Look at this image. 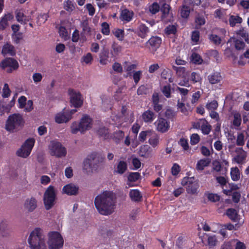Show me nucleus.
I'll return each instance as SVG.
<instances>
[{"instance_id": "1", "label": "nucleus", "mask_w": 249, "mask_h": 249, "mask_svg": "<svg viewBox=\"0 0 249 249\" xmlns=\"http://www.w3.org/2000/svg\"><path fill=\"white\" fill-rule=\"evenodd\" d=\"M115 201L113 192L105 191L96 196L94 205L98 212L104 215H108L114 212Z\"/></svg>"}, {"instance_id": "2", "label": "nucleus", "mask_w": 249, "mask_h": 249, "mask_svg": "<svg viewBox=\"0 0 249 249\" xmlns=\"http://www.w3.org/2000/svg\"><path fill=\"white\" fill-rule=\"evenodd\" d=\"M28 241L32 249H46L45 235L39 228L31 232Z\"/></svg>"}, {"instance_id": "3", "label": "nucleus", "mask_w": 249, "mask_h": 249, "mask_svg": "<svg viewBox=\"0 0 249 249\" xmlns=\"http://www.w3.org/2000/svg\"><path fill=\"white\" fill-rule=\"evenodd\" d=\"M92 120L87 114L83 116L80 122H74L71 126V131L73 134H76L78 132L84 133L92 127Z\"/></svg>"}, {"instance_id": "4", "label": "nucleus", "mask_w": 249, "mask_h": 249, "mask_svg": "<svg viewBox=\"0 0 249 249\" xmlns=\"http://www.w3.org/2000/svg\"><path fill=\"white\" fill-rule=\"evenodd\" d=\"M57 191L54 187L50 185L46 190L43 196V203L46 210L52 209L55 204Z\"/></svg>"}, {"instance_id": "5", "label": "nucleus", "mask_w": 249, "mask_h": 249, "mask_svg": "<svg viewBox=\"0 0 249 249\" xmlns=\"http://www.w3.org/2000/svg\"><path fill=\"white\" fill-rule=\"evenodd\" d=\"M24 123L21 115L19 114H13L8 117L5 124V128L8 131H13L19 127H21Z\"/></svg>"}, {"instance_id": "6", "label": "nucleus", "mask_w": 249, "mask_h": 249, "mask_svg": "<svg viewBox=\"0 0 249 249\" xmlns=\"http://www.w3.org/2000/svg\"><path fill=\"white\" fill-rule=\"evenodd\" d=\"M97 154L93 153L89 155L83 161V170L88 174H91L96 171L99 167V161L96 160Z\"/></svg>"}, {"instance_id": "7", "label": "nucleus", "mask_w": 249, "mask_h": 249, "mask_svg": "<svg viewBox=\"0 0 249 249\" xmlns=\"http://www.w3.org/2000/svg\"><path fill=\"white\" fill-rule=\"evenodd\" d=\"M48 242L50 249H60L63 247L64 240L62 235L58 231H51L48 234Z\"/></svg>"}, {"instance_id": "8", "label": "nucleus", "mask_w": 249, "mask_h": 249, "mask_svg": "<svg viewBox=\"0 0 249 249\" xmlns=\"http://www.w3.org/2000/svg\"><path fill=\"white\" fill-rule=\"evenodd\" d=\"M35 142V140L34 138H29L26 140L21 147L17 151V155L24 158L28 157L34 146Z\"/></svg>"}, {"instance_id": "9", "label": "nucleus", "mask_w": 249, "mask_h": 249, "mask_svg": "<svg viewBox=\"0 0 249 249\" xmlns=\"http://www.w3.org/2000/svg\"><path fill=\"white\" fill-rule=\"evenodd\" d=\"M181 184L186 188L187 192L192 195L196 194L199 187L198 181L194 177L184 178Z\"/></svg>"}, {"instance_id": "10", "label": "nucleus", "mask_w": 249, "mask_h": 249, "mask_svg": "<svg viewBox=\"0 0 249 249\" xmlns=\"http://www.w3.org/2000/svg\"><path fill=\"white\" fill-rule=\"evenodd\" d=\"M0 67L7 73H12L19 67L17 60L12 57H6L0 63Z\"/></svg>"}, {"instance_id": "11", "label": "nucleus", "mask_w": 249, "mask_h": 249, "mask_svg": "<svg viewBox=\"0 0 249 249\" xmlns=\"http://www.w3.org/2000/svg\"><path fill=\"white\" fill-rule=\"evenodd\" d=\"M51 154L56 157H65L67 154L66 148L58 142L53 141L49 147Z\"/></svg>"}, {"instance_id": "12", "label": "nucleus", "mask_w": 249, "mask_h": 249, "mask_svg": "<svg viewBox=\"0 0 249 249\" xmlns=\"http://www.w3.org/2000/svg\"><path fill=\"white\" fill-rule=\"evenodd\" d=\"M161 38L158 36H152L145 43V47L148 49L149 51L154 54L157 50L159 48L161 44Z\"/></svg>"}, {"instance_id": "13", "label": "nucleus", "mask_w": 249, "mask_h": 249, "mask_svg": "<svg viewBox=\"0 0 249 249\" xmlns=\"http://www.w3.org/2000/svg\"><path fill=\"white\" fill-rule=\"evenodd\" d=\"M68 93L70 96V101L73 106L76 108L81 107L83 101L82 96L79 92H76L73 89H69Z\"/></svg>"}, {"instance_id": "14", "label": "nucleus", "mask_w": 249, "mask_h": 249, "mask_svg": "<svg viewBox=\"0 0 249 249\" xmlns=\"http://www.w3.org/2000/svg\"><path fill=\"white\" fill-rule=\"evenodd\" d=\"M155 124L158 131L161 133L167 132L170 128V123L166 119L160 117L155 122Z\"/></svg>"}, {"instance_id": "15", "label": "nucleus", "mask_w": 249, "mask_h": 249, "mask_svg": "<svg viewBox=\"0 0 249 249\" xmlns=\"http://www.w3.org/2000/svg\"><path fill=\"white\" fill-rule=\"evenodd\" d=\"M152 106L154 110L156 112H159L162 109L163 106L160 104L159 94L158 92H154L151 98Z\"/></svg>"}, {"instance_id": "16", "label": "nucleus", "mask_w": 249, "mask_h": 249, "mask_svg": "<svg viewBox=\"0 0 249 249\" xmlns=\"http://www.w3.org/2000/svg\"><path fill=\"white\" fill-rule=\"evenodd\" d=\"M79 187L73 183L65 185L62 189L63 192L69 196H75L78 194Z\"/></svg>"}, {"instance_id": "17", "label": "nucleus", "mask_w": 249, "mask_h": 249, "mask_svg": "<svg viewBox=\"0 0 249 249\" xmlns=\"http://www.w3.org/2000/svg\"><path fill=\"white\" fill-rule=\"evenodd\" d=\"M71 120V114H67L65 111H63L56 114L55 121L58 124L66 123Z\"/></svg>"}, {"instance_id": "18", "label": "nucleus", "mask_w": 249, "mask_h": 249, "mask_svg": "<svg viewBox=\"0 0 249 249\" xmlns=\"http://www.w3.org/2000/svg\"><path fill=\"white\" fill-rule=\"evenodd\" d=\"M37 203V200L34 197L27 198L24 203V208L29 212H32L36 208Z\"/></svg>"}, {"instance_id": "19", "label": "nucleus", "mask_w": 249, "mask_h": 249, "mask_svg": "<svg viewBox=\"0 0 249 249\" xmlns=\"http://www.w3.org/2000/svg\"><path fill=\"white\" fill-rule=\"evenodd\" d=\"M222 79L220 72L217 71L213 72L208 76V81L212 85L220 83Z\"/></svg>"}, {"instance_id": "20", "label": "nucleus", "mask_w": 249, "mask_h": 249, "mask_svg": "<svg viewBox=\"0 0 249 249\" xmlns=\"http://www.w3.org/2000/svg\"><path fill=\"white\" fill-rule=\"evenodd\" d=\"M1 53L4 55L8 54L10 56H14L16 54V51L13 45L7 43L3 45Z\"/></svg>"}, {"instance_id": "21", "label": "nucleus", "mask_w": 249, "mask_h": 249, "mask_svg": "<svg viewBox=\"0 0 249 249\" xmlns=\"http://www.w3.org/2000/svg\"><path fill=\"white\" fill-rule=\"evenodd\" d=\"M233 119L231 122V128L237 130H240V126L242 123V117L239 112H235L233 115Z\"/></svg>"}, {"instance_id": "22", "label": "nucleus", "mask_w": 249, "mask_h": 249, "mask_svg": "<svg viewBox=\"0 0 249 249\" xmlns=\"http://www.w3.org/2000/svg\"><path fill=\"white\" fill-rule=\"evenodd\" d=\"M142 117L145 123H151L156 118V115L152 111L148 109L142 113Z\"/></svg>"}, {"instance_id": "23", "label": "nucleus", "mask_w": 249, "mask_h": 249, "mask_svg": "<svg viewBox=\"0 0 249 249\" xmlns=\"http://www.w3.org/2000/svg\"><path fill=\"white\" fill-rule=\"evenodd\" d=\"M211 160L209 158H204L197 161L196 169L197 171H202L204 168L209 165Z\"/></svg>"}, {"instance_id": "24", "label": "nucleus", "mask_w": 249, "mask_h": 249, "mask_svg": "<svg viewBox=\"0 0 249 249\" xmlns=\"http://www.w3.org/2000/svg\"><path fill=\"white\" fill-rule=\"evenodd\" d=\"M129 197L132 201L139 202L142 201V196L140 191L138 189L131 190L129 192Z\"/></svg>"}, {"instance_id": "25", "label": "nucleus", "mask_w": 249, "mask_h": 249, "mask_svg": "<svg viewBox=\"0 0 249 249\" xmlns=\"http://www.w3.org/2000/svg\"><path fill=\"white\" fill-rule=\"evenodd\" d=\"M124 137V133L122 130H118L114 132L111 135L110 138L116 144L120 143Z\"/></svg>"}, {"instance_id": "26", "label": "nucleus", "mask_w": 249, "mask_h": 249, "mask_svg": "<svg viewBox=\"0 0 249 249\" xmlns=\"http://www.w3.org/2000/svg\"><path fill=\"white\" fill-rule=\"evenodd\" d=\"M127 169V163L124 160H120L117 164V170L115 172L119 174L122 175L125 172Z\"/></svg>"}, {"instance_id": "27", "label": "nucleus", "mask_w": 249, "mask_h": 249, "mask_svg": "<svg viewBox=\"0 0 249 249\" xmlns=\"http://www.w3.org/2000/svg\"><path fill=\"white\" fill-rule=\"evenodd\" d=\"M97 134L100 137H102L105 140L108 139L109 137V130L105 126L100 127L97 130Z\"/></svg>"}, {"instance_id": "28", "label": "nucleus", "mask_w": 249, "mask_h": 249, "mask_svg": "<svg viewBox=\"0 0 249 249\" xmlns=\"http://www.w3.org/2000/svg\"><path fill=\"white\" fill-rule=\"evenodd\" d=\"M149 32V29L145 25L141 24L138 27V35L142 38H145Z\"/></svg>"}, {"instance_id": "29", "label": "nucleus", "mask_w": 249, "mask_h": 249, "mask_svg": "<svg viewBox=\"0 0 249 249\" xmlns=\"http://www.w3.org/2000/svg\"><path fill=\"white\" fill-rule=\"evenodd\" d=\"M109 52L107 50H103L100 54V63L102 65H106L108 62Z\"/></svg>"}, {"instance_id": "30", "label": "nucleus", "mask_w": 249, "mask_h": 249, "mask_svg": "<svg viewBox=\"0 0 249 249\" xmlns=\"http://www.w3.org/2000/svg\"><path fill=\"white\" fill-rule=\"evenodd\" d=\"M164 114L167 119L173 121L177 116V112L169 107L166 109Z\"/></svg>"}, {"instance_id": "31", "label": "nucleus", "mask_w": 249, "mask_h": 249, "mask_svg": "<svg viewBox=\"0 0 249 249\" xmlns=\"http://www.w3.org/2000/svg\"><path fill=\"white\" fill-rule=\"evenodd\" d=\"M226 214L228 217L234 222L237 220L238 213L236 210L233 208H229L226 211Z\"/></svg>"}, {"instance_id": "32", "label": "nucleus", "mask_w": 249, "mask_h": 249, "mask_svg": "<svg viewBox=\"0 0 249 249\" xmlns=\"http://www.w3.org/2000/svg\"><path fill=\"white\" fill-rule=\"evenodd\" d=\"M211 125L208 124L205 119H202V124L201 128L202 133L204 135H208L211 132Z\"/></svg>"}, {"instance_id": "33", "label": "nucleus", "mask_w": 249, "mask_h": 249, "mask_svg": "<svg viewBox=\"0 0 249 249\" xmlns=\"http://www.w3.org/2000/svg\"><path fill=\"white\" fill-rule=\"evenodd\" d=\"M171 71L168 68L163 69L161 72V77L164 79H168V81L170 83L173 82V79L171 76Z\"/></svg>"}, {"instance_id": "34", "label": "nucleus", "mask_w": 249, "mask_h": 249, "mask_svg": "<svg viewBox=\"0 0 249 249\" xmlns=\"http://www.w3.org/2000/svg\"><path fill=\"white\" fill-rule=\"evenodd\" d=\"M237 35L244 39L246 42L249 43V34L247 29L244 28L238 30L237 33Z\"/></svg>"}, {"instance_id": "35", "label": "nucleus", "mask_w": 249, "mask_h": 249, "mask_svg": "<svg viewBox=\"0 0 249 249\" xmlns=\"http://www.w3.org/2000/svg\"><path fill=\"white\" fill-rule=\"evenodd\" d=\"M150 147L148 145H143L140 147L139 154L142 157H148L150 153Z\"/></svg>"}, {"instance_id": "36", "label": "nucleus", "mask_w": 249, "mask_h": 249, "mask_svg": "<svg viewBox=\"0 0 249 249\" xmlns=\"http://www.w3.org/2000/svg\"><path fill=\"white\" fill-rule=\"evenodd\" d=\"M141 178V174L138 172H130L127 176V180L130 183L137 181Z\"/></svg>"}, {"instance_id": "37", "label": "nucleus", "mask_w": 249, "mask_h": 249, "mask_svg": "<svg viewBox=\"0 0 249 249\" xmlns=\"http://www.w3.org/2000/svg\"><path fill=\"white\" fill-rule=\"evenodd\" d=\"M115 36L120 41H122L124 38V32L123 29H115L112 31Z\"/></svg>"}, {"instance_id": "38", "label": "nucleus", "mask_w": 249, "mask_h": 249, "mask_svg": "<svg viewBox=\"0 0 249 249\" xmlns=\"http://www.w3.org/2000/svg\"><path fill=\"white\" fill-rule=\"evenodd\" d=\"M173 69L176 71L177 74L179 77H184L186 74V69L183 67H177L173 66Z\"/></svg>"}, {"instance_id": "39", "label": "nucleus", "mask_w": 249, "mask_h": 249, "mask_svg": "<svg viewBox=\"0 0 249 249\" xmlns=\"http://www.w3.org/2000/svg\"><path fill=\"white\" fill-rule=\"evenodd\" d=\"M142 71H134L133 74H131V76L132 77L136 85L139 83L142 77Z\"/></svg>"}, {"instance_id": "40", "label": "nucleus", "mask_w": 249, "mask_h": 249, "mask_svg": "<svg viewBox=\"0 0 249 249\" xmlns=\"http://www.w3.org/2000/svg\"><path fill=\"white\" fill-rule=\"evenodd\" d=\"M242 19L240 17H230L229 23L231 27L235 26L237 24L242 22Z\"/></svg>"}, {"instance_id": "41", "label": "nucleus", "mask_w": 249, "mask_h": 249, "mask_svg": "<svg viewBox=\"0 0 249 249\" xmlns=\"http://www.w3.org/2000/svg\"><path fill=\"white\" fill-rule=\"evenodd\" d=\"M191 61L195 64H201L203 62V59L200 55L194 53L191 55Z\"/></svg>"}, {"instance_id": "42", "label": "nucleus", "mask_w": 249, "mask_h": 249, "mask_svg": "<svg viewBox=\"0 0 249 249\" xmlns=\"http://www.w3.org/2000/svg\"><path fill=\"white\" fill-rule=\"evenodd\" d=\"M177 32V26L175 25H169L165 29V32L167 35H175Z\"/></svg>"}, {"instance_id": "43", "label": "nucleus", "mask_w": 249, "mask_h": 249, "mask_svg": "<svg viewBox=\"0 0 249 249\" xmlns=\"http://www.w3.org/2000/svg\"><path fill=\"white\" fill-rule=\"evenodd\" d=\"M202 78L198 73L194 71L191 73L190 80L192 83L195 84L197 82H200Z\"/></svg>"}, {"instance_id": "44", "label": "nucleus", "mask_w": 249, "mask_h": 249, "mask_svg": "<svg viewBox=\"0 0 249 249\" xmlns=\"http://www.w3.org/2000/svg\"><path fill=\"white\" fill-rule=\"evenodd\" d=\"M161 92L163 95L167 98H169L171 97V85L168 84L163 87L161 89Z\"/></svg>"}, {"instance_id": "45", "label": "nucleus", "mask_w": 249, "mask_h": 249, "mask_svg": "<svg viewBox=\"0 0 249 249\" xmlns=\"http://www.w3.org/2000/svg\"><path fill=\"white\" fill-rule=\"evenodd\" d=\"M7 224L5 222L2 221L0 224V234L2 236H6L8 234Z\"/></svg>"}, {"instance_id": "46", "label": "nucleus", "mask_w": 249, "mask_h": 249, "mask_svg": "<svg viewBox=\"0 0 249 249\" xmlns=\"http://www.w3.org/2000/svg\"><path fill=\"white\" fill-rule=\"evenodd\" d=\"M11 91L8 84L5 83L2 89V97L4 98H8L10 96Z\"/></svg>"}, {"instance_id": "47", "label": "nucleus", "mask_w": 249, "mask_h": 249, "mask_svg": "<svg viewBox=\"0 0 249 249\" xmlns=\"http://www.w3.org/2000/svg\"><path fill=\"white\" fill-rule=\"evenodd\" d=\"M231 178L233 181H237L240 178V175L239 174V170L236 167L234 169H231Z\"/></svg>"}, {"instance_id": "48", "label": "nucleus", "mask_w": 249, "mask_h": 249, "mask_svg": "<svg viewBox=\"0 0 249 249\" xmlns=\"http://www.w3.org/2000/svg\"><path fill=\"white\" fill-rule=\"evenodd\" d=\"M210 41L216 45H218L221 43V38L216 35L211 34L209 36Z\"/></svg>"}, {"instance_id": "49", "label": "nucleus", "mask_w": 249, "mask_h": 249, "mask_svg": "<svg viewBox=\"0 0 249 249\" xmlns=\"http://www.w3.org/2000/svg\"><path fill=\"white\" fill-rule=\"evenodd\" d=\"M161 11L163 15L164 16L166 15H173L172 12L171 10V8L170 6L167 4H164L161 8Z\"/></svg>"}, {"instance_id": "50", "label": "nucleus", "mask_w": 249, "mask_h": 249, "mask_svg": "<svg viewBox=\"0 0 249 249\" xmlns=\"http://www.w3.org/2000/svg\"><path fill=\"white\" fill-rule=\"evenodd\" d=\"M149 143L153 147L157 146L159 142V137L158 135L152 136L148 141Z\"/></svg>"}, {"instance_id": "51", "label": "nucleus", "mask_w": 249, "mask_h": 249, "mask_svg": "<svg viewBox=\"0 0 249 249\" xmlns=\"http://www.w3.org/2000/svg\"><path fill=\"white\" fill-rule=\"evenodd\" d=\"M234 46L236 50H241L244 49L245 47V44L242 40L236 39L234 40Z\"/></svg>"}, {"instance_id": "52", "label": "nucleus", "mask_w": 249, "mask_h": 249, "mask_svg": "<svg viewBox=\"0 0 249 249\" xmlns=\"http://www.w3.org/2000/svg\"><path fill=\"white\" fill-rule=\"evenodd\" d=\"M64 8L67 11L71 12L74 9L75 7L72 1L67 0L64 3Z\"/></svg>"}, {"instance_id": "53", "label": "nucleus", "mask_w": 249, "mask_h": 249, "mask_svg": "<svg viewBox=\"0 0 249 249\" xmlns=\"http://www.w3.org/2000/svg\"><path fill=\"white\" fill-rule=\"evenodd\" d=\"M217 241L215 235L210 236L208 238V245L209 248H212L215 246Z\"/></svg>"}, {"instance_id": "54", "label": "nucleus", "mask_w": 249, "mask_h": 249, "mask_svg": "<svg viewBox=\"0 0 249 249\" xmlns=\"http://www.w3.org/2000/svg\"><path fill=\"white\" fill-rule=\"evenodd\" d=\"M217 107L218 103L215 100H213L206 105V108L209 111L215 110L217 109Z\"/></svg>"}, {"instance_id": "55", "label": "nucleus", "mask_w": 249, "mask_h": 249, "mask_svg": "<svg viewBox=\"0 0 249 249\" xmlns=\"http://www.w3.org/2000/svg\"><path fill=\"white\" fill-rule=\"evenodd\" d=\"M11 17H3L0 21V30H3L8 25V18L10 19Z\"/></svg>"}, {"instance_id": "56", "label": "nucleus", "mask_w": 249, "mask_h": 249, "mask_svg": "<svg viewBox=\"0 0 249 249\" xmlns=\"http://www.w3.org/2000/svg\"><path fill=\"white\" fill-rule=\"evenodd\" d=\"M200 141V137L196 133L193 134L190 137V143L191 145H196Z\"/></svg>"}, {"instance_id": "57", "label": "nucleus", "mask_w": 249, "mask_h": 249, "mask_svg": "<svg viewBox=\"0 0 249 249\" xmlns=\"http://www.w3.org/2000/svg\"><path fill=\"white\" fill-rule=\"evenodd\" d=\"M207 198L209 200L213 202L219 201L220 200L219 196H218L217 194L213 193H209L207 195Z\"/></svg>"}, {"instance_id": "58", "label": "nucleus", "mask_w": 249, "mask_h": 249, "mask_svg": "<svg viewBox=\"0 0 249 249\" xmlns=\"http://www.w3.org/2000/svg\"><path fill=\"white\" fill-rule=\"evenodd\" d=\"M244 135L242 133L238 134L236 142V143L238 146H243L244 145Z\"/></svg>"}, {"instance_id": "59", "label": "nucleus", "mask_w": 249, "mask_h": 249, "mask_svg": "<svg viewBox=\"0 0 249 249\" xmlns=\"http://www.w3.org/2000/svg\"><path fill=\"white\" fill-rule=\"evenodd\" d=\"M81 27L83 29V31L85 33H89L90 32V28L89 25V22L88 19L84 20L81 23Z\"/></svg>"}, {"instance_id": "60", "label": "nucleus", "mask_w": 249, "mask_h": 249, "mask_svg": "<svg viewBox=\"0 0 249 249\" xmlns=\"http://www.w3.org/2000/svg\"><path fill=\"white\" fill-rule=\"evenodd\" d=\"M148 89L144 85L140 86L137 89V93L138 95H146Z\"/></svg>"}, {"instance_id": "61", "label": "nucleus", "mask_w": 249, "mask_h": 249, "mask_svg": "<svg viewBox=\"0 0 249 249\" xmlns=\"http://www.w3.org/2000/svg\"><path fill=\"white\" fill-rule=\"evenodd\" d=\"M178 144L183 148L184 150H187L189 149V144L187 139L182 138L180 139Z\"/></svg>"}, {"instance_id": "62", "label": "nucleus", "mask_w": 249, "mask_h": 249, "mask_svg": "<svg viewBox=\"0 0 249 249\" xmlns=\"http://www.w3.org/2000/svg\"><path fill=\"white\" fill-rule=\"evenodd\" d=\"M150 133V131L149 130L141 131L139 135V140L141 142H144L146 140L147 135Z\"/></svg>"}, {"instance_id": "63", "label": "nucleus", "mask_w": 249, "mask_h": 249, "mask_svg": "<svg viewBox=\"0 0 249 249\" xmlns=\"http://www.w3.org/2000/svg\"><path fill=\"white\" fill-rule=\"evenodd\" d=\"M102 33L105 35H108L110 33L109 24L106 22L102 24Z\"/></svg>"}, {"instance_id": "64", "label": "nucleus", "mask_w": 249, "mask_h": 249, "mask_svg": "<svg viewBox=\"0 0 249 249\" xmlns=\"http://www.w3.org/2000/svg\"><path fill=\"white\" fill-rule=\"evenodd\" d=\"M149 9L152 14H156L159 11L160 6L157 2H154L149 7Z\"/></svg>"}]
</instances>
